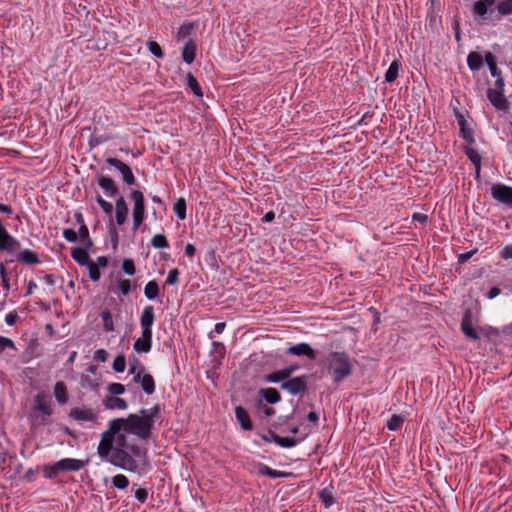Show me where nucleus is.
I'll return each instance as SVG.
<instances>
[{
  "instance_id": "obj_1",
  "label": "nucleus",
  "mask_w": 512,
  "mask_h": 512,
  "mask_svg": "<svg viewBox=\"0 0 512 512\" xmlns=\"http://www.w3.org/2000/svg\"><path fill=\"white\" fill-rule=\"evenodd\" d=\"M160 410L157 404L149 410L141 409L140 415L129 414L109 421L108 429L101 435L98 455L115 467L141 474L148 465L147 448L136 444L129 435L147 441Z\"/></svg>"
},
{
  "instance_id": "obj_2",
  "label": "nucleus",
  "mask_w": 512,
  "mask_h": 512,
  "mask_svg": "<svg viewBox=\"0 0 512 512\" xmlns=\"http://www.w3.org/2000/svg\"><path fill=\"white\" fill-rule=\"evenodd\" d=\"M328 371L334 383H340L352 374L353 365L346 352H331L327 357Z\"/></svg>"
},
{
  "instance_id": "obj_3",
  "label": "nucleus",
  "mask_w": 512,
  "mask_h": 512,
  "mask_svg": "<svg viewBox=\"0 0 512 512\" xmlns=\"http://www.w3.org/2000/svg\"><path fill=\"white\" fill-rule=\"evenodd\" d=\"M130 199L133 201V229L136 231L146 219V206L144 194L140 190H131Z\"/></svg>"
},
{
  "instance_id": "obj_4",
  "label": "nucleus",
  "mask_w": 512,
  "mask_h": 512,
  "mask_svg": "<svg viewBox=\"0 0 512 512\" xmlns=\"http://www.w3.org/2000/svg\"><path fill=\"white\" fill-rule=\"evenodd\" d=\"M307 376L300 375L292 378H288L280 382L281 389L287 391L290 395L296 396L304 393L308 389Z\"/></svg>"
},
{
  "instance_id": "obj_5",
  "label": "nucleus",
  "mask_w": 512,
  "mask_h": 512,
  "mask_svg": "<svg viewBox=\"0 0 512 512\" xmlns=\"http://www.w3.org/2000/svg\"><path fill=\"white\" fill-rule=\"evenodd\" d=\"M492 198L506 207L512 209V187L503 183H494L491 186Z\"/></svg>"
},
{
  "instance_id": "obj_6",
  "label": "nucleus",
  "mask_w": 512,
  "mask_h": 512,
  "mask_svg": "<svg viewBox=\"0 0 512 512\" xmlns=\"http://www.w3.org/2000/svg\"><path fill=\"white\" fill-rule=\"evenodd\" d=\"M460 329L465 337L469 340L477 341L480 339V334L475 326L473 313L471 309H466L460 324Z\"/></svg>"
},
{
  "instance_id": "obj_7",
  "label": "nucleus",
  "mask_w": 512,
  "mask_h": 512,
  "mask_svg": "<svg viewBox=\"0 0 512 512\" xmlns=\"http://www.w3.org/2000/svg\"><path fill=\"white\" fill-rule=\"evenodd\" d=\"M21 247L20 242L13 237L0 221V252L16 253Z\"/></svg>"
},
{
  "instance_id": "obj_8",
  "label": "nucleus",
  "mask_w": 512,
  "mask_h": 512,
  "mask_svg": "<svg viewBox=\"0 0 512 512\" xmlns=\"http://www.w3.org/2000/svg\"><path fill=\"white\" fill-rule=\"evenodd\" d=\"M106 163L120 172L124 184H126L127 186H133L136 184V178L131 168L126 163L117 158L112 157L107 158Z\"/></svg>"
},
{
  "instance_id": "obj_9",
  "label": "nucleus",
  "mask_w": 512,
  "mask_h": 512,
  "mask_svg": "<svg viewBox=\"0 0 512 512\" xmlns=\"http://www.w3.org/2000/svg\"><path fill=\"white\" fill-rule=\"evenodd\" d=\"M299 369V365L292 364L283 369L271 372L264 376V381L267 383L279 384L283 380L288 379L295 371Z\"/></svg>"
},
{
  "instance_id": "obj_10",
  "label": "nucleus",
  "mask_w": 512,
  "mask_h": 512,
  "mask_svg": "<svg viewBox=\"0 0 512 512\" xmlns=\"http://www.w3.org/2000/svg\"><path fill=\"white\" fill-rule=\"evenodd\" d=\"M152 329H142L141 336L135 340L133 348L137 352L148 353L152 348Z\"/></svg>"
},
{
  "instance_id": "obj_11",
  "label": "nucleus",
  "mask_w": 512,
  "mask_h": 512,
  "mask_svg": "<svg viewBox=\"0 0 512 512\" xmlns=\"http://www.w3.org/2000/svg\"><path fill=\"white\" fill-rule=\"evenodd\" d=\"M287 353L295 356H306L310 360H314L316 358L315 350L305 342L289 346L287 348Z\"/></svg>"
},
{
  "instance_id": "obj_12",
  "label": "nucleus",
  "mask_w": 512,
  "mask_h": 512,
  "mask_svg": "<svg viewBox=\"0 0 512 512\" xmlns=\"http://www.w3.org/2000/svg\"><path fill=\"white\" fill-rule=\"evenodd\" d=\"M86 462L74 458H63L57 461V468L60 472H75L83 469Z\"/></svg>"
},
{
  "instance_id": "obj_13",
  "label": "nucleus",
  "mask_w": 512,
  "mask_h": 512,
  "mask_svg": "<svg viewBox=\"0 0 512 512\" xmlns=\"http://www.w3.org/2000/svg\"><path fill=\"white\" fill-rule=\"evenodd\" d=\"M97 183L104 193L108 197H115L119 193V188L116 182L109 176L99 175L97 177Z\"/></svg>"
},
{
  "instance_id": "obj_14",
  "label": "nucleus",
  "mask_w": 512,
  "mask_h": 512,
  "mask_svg": "<svg viewBox=\"0 0 512 512\" xmlns=\"http://www.w3.org/2000/svg\"><path fill=\"white\" fill-rule=\"evenodd\" d=\"M133 381L141 384V388L146 395H151L155 392V381L151 374L145 373L142 375L141 372H137L133 377Z\"/></svg>"
},
{
  "instance_id": "obj_15",
  "label": "nucleus",
  "mask_w": 512,
  "mask_h": 512,
  "mask_svg": "<svg viewBox=\"0 0 512 512\" xmlns=\"http://www.w3.org/2000/svg\"><path fill=\"white\" fill-rule=\"evenodd\" d=\"M128 205L123 196H119L115 202V221L117 225H123L128 216Z\"/></svg>"
},
{
  "instance_id": "obj_16",
  "label": "nucleus",
  "mask_w": 512,
  "mask_h": 512,
  "mask_svg": "<svg viewBox=\"0 0 512 512\" xmlns=\"http://www.w3.org/2000/svg\"><path fill=\"white\" fill-rule=\"evenodd\" d=\"M455 117L457 119V123L460 127V135L461 137L468 143H474V134L473 130L467 126V121L464 115L461 112H456Z\"/></svg>"
},
{
  "instance_id": "obj_17",
  "label": "nucleus",
  "mask_w": 512,
  "mask_h": 512,
  "mask_svg": "<svg viewBox=\"0 0 512 512\" xmlns=\"http://www.w3.org/2000/svg\"><path fill=\"white\" fill-rule=\"evenodd\" d=\"M487 97L497 110H505L507 108V101L503 95V91L488 89Z\"/></svg>"
},
{
  "instance_id": "obj_18",
  "label": "nucleus",
  "mask_w": 512,
  "mask_h": 512,
  "mask_svg": "<svg viewBox=\"0 0 512 512\" xmlns=\"http://www.w3.org/2000/svg\"><path fill=\"white\" fill-rule=\"evenodd\" d=\"M155 321L154 308L151 305H147L143 308L140 316L141 329H152Z\"/></svg>"
},
{
  "instance_id": "obj_19",
  "label": "nucleus",
  "mask_w": 512,
  "mask_h": 512,
  "mask_svg": "<svg viewBox=\"0 0 512 512\" xmlns=\"http://www.w3.org/2000/svg\"><path fill=\"white\" fill-rule=\"evenodd\" d=\"M88 250L89 249H87V246H85L84 248L74 247L71 249V257L79 265L87 266L89 263L92 262V261H90Z\"/></svg>"
},
{
  "instance_id": "obj_20",
  "label": "nucleus",
  "mask_w": 512,
  "mask_h": 512,
  "mask_svg": "<svg viewBox=\"0 0 512 512\" xmlns=\"http://www.w3.org/2000/svg\"><path fill=\"white\" fill-rule=\"evenodd\" d=\"M70 417L77 421L93 422L96 420V415L92 409L74 408L70 411Z\"/></svg>"
},
{
  "instance_id": "obj_21",
  "label": "nucleus",
  "mask_w": 512,
  "mask_h": 512,
  "mask_svg": "<svg viewBox=\"0 0 512 512\" xmlns=\"http://www.w3.org/2000/svg\"><path fill=\"white\" fill-rule=\"evenodd\" d=\"M235 416L238 422L240 423L242 429L246 431L252 430L253 424L245 408H243L242 406H237L235 408Z\"/></svg>"
},
{
  "instance_id": "obj_22",
  "label": "nucleus",
  "mask_w": 512,
  "mask_h": 512,
  "mask_svg": "<svg viewBox=\"0 0 512 512\" xmlns=\"http://www.w3.org/2000/svg\"><path fill=\"white\" fill-rule=\"evenodd\" d=\"M103 404L110 410H125L128 407L126 400L118 396H106Z\"/></svg>"
},
{
  "instance_id": "obj_23",
  "label": "nucleus",
  "mask_w": 512,
  "mask_h": 512,
  "mask_svg": "<svg viewBox=\"0 0 512 512\" xmlns=\"http://www.w3.org/2000/svg\"><path fill=\"white\" fill-rule=\"evenodd\" d=\"M54 397L60 405H64L68 402V391L67 386L63 381H58L54 385Z\"/></svg>"
},
{
  "instance_id": "obj_24",
  "label": "nucleus",
  "mask_w": 512,
  "mask_h": 512,
  "mask_svg": "<svg viewBox=\"0 0 512 512\" xmlns=\"http://www.w3.org/2000/svg\"><path fill=\"white\" fill-rule=\"evenodd\" d=\"M196 50L197 46L195 42L192 39H189L182 50L183 61L187 64L193 63L196 57Z\"/></svg>"
},
{
  "instance_id": "obj_25",
  "label": "nucleus",
  "mask_w": 512,
  "mask_h": 512,
  "mask_svg": "<svg viewBox=\"0 0 512 512\" xmlns=\"http://www.w3.org/2000/svg\"><path fill=\"white\" fill-rule=\"evenodd\" d=\"M16 260L28 265H36L40 263L37 253L29 249H24L19 252L16 256Z\"/></svg>"
},
{
  "instance_id": "obj_26",
  "label": "nucleus",
  "mask_w": 512,
  "mask_h": 512,
  "mask_svg": "<svg viewBox=\"0 0 512 512\" xmlns=\"http://www.w3.org/2000/svg\"><path fill=\"white\" fill-rule=\"evenodd\" d=\"M259 394L269 404H276L281 400V395L275 388H262L260 389Z\"/></svg>"
},
{
  "instance_id": "obj_27",
  "label": "nucleus",
  "mask_w": 512,
  "mask_h": 512,
  "mask_svg": "<svg viewBox=\"0 0 512 512\" xmlns=\"http://www.w3.org/2000/svg\"><path fill=\"white\" fill-rule=\"evenodd\" d=\"M35 410L41 412L43 416L49 417L52 414L50 404L45 400L44 396L38 394L35 396Z\"/></svg>"
},
{
  "instance_id": "obj_28",
  "label": "nucleus",
  "mask_w": 512,
  "mask_h": 512,
  "mask_svg": "<svg viewBox=\"0 0 512 512\" xmlns=\"http://www.w3.org/2000/svg\"><path fill=\"white\" fill-rule=\"evenodd\" d=\"M269 435H271L272 440L279 446L284 448H292L297 445L298 441L291 437H281L276 433L270 431Z\"/></svg>"
},
{
  "instance_id": "obj_29",
  "label": "nucleus",
  "mask_w": 512,
  "mask_h": 512,
  "mask_svg": "<svg viewBox=\"0 0 512 512\" xmlns=\"http://www.w3.org/2000/svg\"><path fill=\"white\" fill-rule=\"evenodd\" d=\"M401 69V63L398 60H394L388 70L385 73V82L392 83L394 82L398 76Z\"/></svg>"
},
{
  "instance_id": "obj_30",
  "label": "nucleus",
  "mask_w": 512,
  "mask_h": 512,
  "mask_svg": "<svg viewBox=\"0 0 512 512\" xmlns=\"http://www.w3.org/2000/svg\"><path fill=\"white\" fill-rule=\"evenodd\" d=\"M258 473L261 475L268 476L273 479L282 478V477L286 476V473H284L282 471L274 470L263 463H260L258 465Z\"/></svg>"
},
{
  "instance_id": "obj_31",
  "label": "nucleus",
  "mask_w": 512,
  "mask_h": 512,
  "mask_svg": "<svg viewBox=\"0 0 512 512\" xmlns=\"http://www.w3.org/2000/svg\"><path fill=\"white\" fill-rule=\"evenodd\" d=\"M144 295L148 300H155L159 296V285L155 280H151L145 285Z\"/></svg>"
},
{
  "instance_id": "obj_32",
  "label": "nucleus",
  "mask_w": 512,
  "mask_h": 512,
  "mask_svg": "<svg viewBox=\"0 0 512 512\" xmlns=\"http://www.w3.org/2000/svg\"><path fill=\"white\" fill-rule=\"evenodd\" d=\"M318 495L325 508H329L335 503L332 488H323Z\"/></svg>"
},
{
  "instance_id": "obj_33",
  "label": "nucleus",
  "mask_w": 512,
  "mask_h": 512,
  "mask_svg": "<svg viewBox=\"0 0 512 512\" xmlns=\"http://www.w3.org/2000/svg\"><path fill=\"white\" fill-rule=\"evenodd\" d=\"M467 65L470 70L478 71L482 67V57L477 52H470L467 56Z\"/></svg>"
},
{
  "instance_id": "obj_34",
  "label": "nucleus",
  "mask_w": 512,
  "mask_h": 512,
  "mask_svg": "<svg viewBox=\"0 0 512 512\" xmlns=\"http://www.w3.org/2000/svg\"><path fill=\"white\" fill-rule=\"evenodd\" d=\"M173 211L178 219L184 220L186 218V201L183 197H180L175 201Z\"/></svg>"
},
{
  "instance_id": "obj_35",
  "label": "nucleus",
  "mask_w": 512,
  "mask_h": 512,
  "mask_svg": "<svg viewBox=\"0 0 512 512\" xmlns=\"http://www.w3.org/2000/svg\"><path fill=\"white\" fill-rule=\"evenodd\" d=\"M100 317L102 319V322H103V328L106 332H112L114 331L115 327H114V322H113V317H112V314L109 310H103L100 314Z\"/></svg>"
},
{
  "instance_id": "obj_36",
  "label": "nucleus",
  "mask_w": 512,
  "mask_h": 512,
  "mask_svg": "<svg viewBox=\"0 0 512 512\" xmlns=\"http://www.w3.org/2000/svg\"><path fill=\"white\" fill-rule=\"evenodd\" d=\"M404 423V417L402 415L393 414L387 421L386 427L390 431H397L402 427Z\"/></svg>"
},
{
  "instance_id": "obj_37",
  "label": "nucleus",
  "mask_w": 512,
  "mask_h": 512,
  "mask_svg": "<svg viewBox=\"0 0 512 512\" xmlns=\"http://www.w3.org/2000/svg\"><path fill=\"white\" fill-rule=\"evenodd\" d=\"M187 85L192 90L195 96L202 97L203 92L197 81V79L193 76L192 73L187 74Z\"/></svg>"
},
{
  "instance_id": "obj_38",
  "label": "nucleus",
  "mask_w": 512,
  "mask_h": 512,
  "mask_svg": "<svg viewBox=\"0 0 512 512\" xmlns=\"http://www.w3.org/2000/svg\"><path fill=\"white\" fill-rule=\"evenodd\" d=\"M195 28L196 25L192 22L183 23L178 29L177 38L180 40L189 37Z\"/></svg>"
},
{
  "instance_id": "obj_39",
  "label": "nucleus",
  "mask_w": 512,
  "mask_h": 512,
  "mask_svg": "<svg viewBox=\"0 0 512 512\" xmlns=\"http://www.w3.org/2000/svg\"><path fill=\"white\" fill-rule=\"evenodd\" d=\"M151 245L156 249H164L169 247V242L165 235L155 234L151 239Z\"/></svg>"
},
{
  "instance_id": "obj_40",
  "label": "nucleus",
  "mask_w": 512,
  "mask_h": 512,
  "mask_svg": "<svg viewBox=\"0 0 512 512\" xmlns=\"http://www.w3.org/2000/svg\"><path fill=\"white\" fill-rule=\"evenodd\" d=\"M485 61L489 67L490 73L493 77H499L500 71L495 63V57L491 52H486Z\"/></svg>"
},
{
  "instance_id": "obj_41",
  "label": "nucleus",
  "mask_w": 512,
  "mask_h": 512,
  "mask_svg": "<svg viewBox=\"0 0 512 512\" xmlns=\"http://www.w3.org/2000/svg\"><path fill=\"white\" fill-rule=\"evenodd\" d=\"M112 485L117 489H126L129 486L128 478L123 474H117L112 478Z\"/></svg>"
},
{
  "instance_id": "obj_42",
  "label": "nucleus",
  "mask_w": 512,
  "mask_h": 512,
  "mask_svg": "<svg viewBox=\"0 0 512 512\" xmlns=\"http://www.w3.org/2000/svg\"><path fill=\"white\" fill-rule=\"evenodd\" d=\"M78 235L80 239L84 241L85 246H87V249H90L93 245V242L89 237V230L85 223H82V225L79 227Z\"/></svg>"
},
{
  "instance_id": "obj_43",
  "label": "nucleus",
  "mask_w": 512,
  "mask_h": 512,
  "mask_svg": "<svg viewBox=\"0 0 512 512\" xmlns=\"http://www.w3.org/2000/svg\"><path fill=\"white\" fill-rule=\"evenodd\" d=\"M497 10L502 16L512 14V0H501L497 5Z\"/></svg>"
},
{
  "instance_id": "obj_44",
  "label": "nucleus",
  "mask_w": 512,
  "mask_h": 512,
  "mask_svg": "<svg viewBox=\"0 0 512 512\" xmlns=\"http://www.w3.org/2000/svg\"><path fill=\"white\" fill-rule=\"evenodd\" d=\"M472 10L475 15L484 19L488 11V6L481 0H478L474 2Z\"/></svg>"
},
{
  "instance_id": "obj_45",
  "label": "nucleus",
  "mask_w": 512,
  "mask_h": 512,
  "mask_svg": "<svg viewBox=\"0 0 512 512\" xmlns=\"http://www.w3.org/2000/svg\"><path fill=\"white\" fill-rule=\"evenodd\" d=\"M146 45L150 53L153 54L156 58L162 59L164 57V52L157 42L148 41Z\"/></svg>"
},
{
  "instance_id": "obj_46",
  "label": "nucleus",
  "mask_w": 512,
  "mask_h": 512,
  "mask_svg": "<svg viewBox=\"0 0 512 512\" xmlns=\"http://www.w3.org/2000/svg\"><path fill=\"white\" fill-rule=\"evenodd\" d=\"M112 368L117 373L124 372L126 368V358L123 354H120L117 357H115Z\"/></svg>"
},
{
  "instance_id": "obj_47",
  "label": "nucleus",
  "mask_w": 512,
  "mask_h": 512,
  "mask_svg": "<svg viewBox=\"0 0 512 512\" xmlns=\"http://www.w3.org/2000/svg\"><path fill=\"white\" fill-rule=\"evenodd\" d=\"M465 154L468 157V159L476 166L478 171L481 164V156L479 155V153L473 148H468L465 151Z\"/></svg>"
},
{
  "instance_id": "obj_48",
  "label": "nucleus",
  "mask_w": 512,
  "mask_h": 512,
  "mask_svg": "<svg viewBox=\"0 0 512 512\" xmlns=\"http://www.w3.org/2000/svg\"><path fill=\"white\" fill-rule=\"evenodd\" d=\"M60 472L57 468V462L51 465H45L43 467V474L44 477L47 479H53L55 478Z\"/></svg>"
},
{
  "instance_id": "obj_49",
  "label": "nucleus",
  "mask_w": 512,
  "mask_h": 512,
  "mask_svg": "<svg viewBox=\"0 0 512 512\" xmlns=\"http://www.w3.org/2000/svg\"><path fill=\"white\" fill-rule=\"evenodd\" d=\"M121 267L122 271L129 276H133L136 273L135 263L130 258L124 259Z\"/></svg>"
},
{
  "instance_id": "obj_50",
  "label": "nucleus",
  "mask_w": 512,
  "mask_h": 512,
  "mask_svg": "<svg viewBox=\"0 0 512 512\" xmlns=\"http://www.w3.org/2000/svg\"><path fill=\"white\" fill-rule=\"evenodd\" d=\"M96 202L98 203V205L101 207V209L103 210V212L106 215L110 216L112 214V212H113V205H112V203L106 201L100 195H97Z\"/></svg>"
},
{
  "instance_id": "obj_51",
  "label": "nucleus",
  "mask_w": 512,
  "mask_h": 512,
  "mask_svg": "<svg viewBox=\"0 0 512 512\" xmlns=\"http://www.w3.org/2000/svg\"><path fill=\"white\" fill-rule=\"evenodd\" d=\"M8 349L16 350L13 340L8 337L0 336V355Z\"/></svg>"
},
{
  "instance_id": "obj_52",
  "label": "nucleus",
  "mask_w": 512,
  "mask_h": 512,
  "mask_svg": "<svg viewBox=\"0 0 512 512\" xmlns=\"http://www.w3.org/2000/svg\"><path fill=\"white\" fill-rule=\"evenodd\" d=\"M110 396H119L125 392V386L121 383H111L107 387Z\"/></svg>"
},
{
  "instance_id": "obj_53",
  "label": "nucleus",
  "mask_w": 512,
  "mask_h": 512,
  "mask_svg": "<svg viewBox=\"0 0 512 512\" xmlns=\"http://www.w3.org/2000/svg\"><path fill=\"white\" fill-rule=\"evenodd\" d=\"M180 271L177 268H173L168 272V276L165 280L166 285H176L179 282Z\"/></svg>"
},
{
  "instance_id": "obj_54",
  "label": "nucleus",
  "mask_w": 512,
  "mask_h": 512,
  "mask_svg": "<svg viewBox=\"0 0 512 512\" xmlns=\"http://www.w3.org/2000/svg\"><path fill=\"white\" fill-rule=\"evenodd\" d=\"M87 267L89 270V277L91 278V280L94 282L98 281L101 277V272L98 268V265L95 264V262H91L87 265Z\"/></svg>"
},
{
  "instance_id": "obj_55",
  "label": "nucleus",
  "mask_w": 512,
  "mask_h": 512,
  "mask_svg": "<svg viewBox=\"0 0 512 512\" xmlns=\"http://www.w3.org/2000/svg\"><path fill=\"white\" fill-rule=\"evenodd\" d=\"M118 289L123 296H127L131 291V281L129 279H119Z\"/></svg>"
},
{
  "instance_id": "obj_56",
  "label": "nucleus",
  "mask_w": 512,
  "mask_h": 512,
  "mask_svg": "<svg viewBox=\"0 0 512 512\" xmlns=\"http://www.w3.org/2000/svg\"><path fill=\"white\" fill-rule=\"evenodd\" d=\"M9 464L14 465V473L9 476L10 478H14L18 474H20V472L22 470V464L18 461V459L15 455L9 457Z\"/></svg>"
},
{
  "instance_id": "obj_57",
  "label": "nucleus",
  "mask_w": 512,
  "mask_h": 512,
  "mask_svg": "<svg viewBox=\"0 0 512 512\" xmlns=\"http://www.w3.org/2000/svg\"><path fill=\"white\" fill-rule=\"evenodd\" d=\"M135 498L141 503L144 504L148 499V492L144 488H138L135 491Z\"/></svg>"
},
{
  "instance_id": "obj_58",
  "label": "nucleus",
  "mask_w": 512,
  "mask_h": 512,
  "mask_svg": "<svg viewBox=\"0 0 512 512\" xmlns=\"http://www.w3.org/2000/svg\"><path fill=\"white\" fill-rule=\"evenodd\" d=\"M63 237L68 241V242H76L77 241V238H78V234L76 233L75 230L73 229H64L63 230Z\"/></svg>"
},
{
  "instance_id": "obj_59",
  "label": "nucleus",
  "mask_w": 512,
  "mask_h": 512,
  "mask_svg": "<svg viewBox=\"0 0 512 512\" xmlns=\"http://www.w3.org/2000/svg\"><path fill=\"white\" fill-rule=\"evenodd\" d=\"M225 327H226V323L225 322H218L215 324L214 326V330L211 331L208 336L210 339H212L214 337V333L216 334H221L223 333V331L225 330Z\"/></svg>"
},
{
  "instance_id": "obj_60",
  "label": "nucleus",
  "mask_w": 512,
  "mask_h": 512,
  "mask_svg": "<svg viewBox=\"0 0 512 512\" xmlns=\"http://www.w3.org/2000/svg\"><path fill=\"white\" fill-rule=\"evenodd\" d=\"M107 357H108V353L104 349H98L94 353V358L100 362H105L107 360Z\"/></svg>"
},
{
  "instance_id": "obj_61",
  "label": "nucleus",
  "mask_w": 512,
  "mask_h": 512,
  "mask_svg": "<svg viewBox=\"0 0 512 512\" xmlns=\"http://www.w3.org/2000/svg\"><path fill=\"white\" fill-rule=\"evenodd\" d=\"M82 386L89 387V388L93 389L98 386V383L96 381L90 380L88 375H84V376H82Z\"/></svg>"
},
{
  "instance_id": "obj_62",
  "label": "nucleus",
  "mask_w": 512,
  "mask_h": 512,
  "mask_svg": "<svg viewBox=\"0 0 512 512\" xmlns=\"http://www.w3.org/2000/svg\"><path fill=\"white\" fill-rule=\"evenodd\" d=\"M500 256L502 259H511L512 258V244L505 246L500 252Z\"/></svg>"
},
{
  "instance_id": "obj_63",
  "label": "nucleus",
  "mask_w": 512,
  "mask_h": 512,
  "mask_svg": "<svg viewBox=\"0 0 512 512\" xmlns=\"http://www.w3.org/2000/svg\"><path fill=\"white\" fill-rule=\"evenodd\" d=\"M17 318H18V315L15 311L13 312H9L6 316H5V322L9 325V326H12L16 323L17 321Z\"/></svg>"
},
{
  "instance_id": "obj_64",
  "label": "nucleus",
  "mask_w": 512,
  "mask_h": 512,
  "mask_svg": "<svg viewBox=\"0 0 512 512\" xmlns=\"http://www.w3.org/2000/svg\"><path fill=\"white\" fill-rule=\"evenodd\" d=\"M139 367H140V363L138 360L135 359L134 362L130 364L129 374H132L133 376H135L137 374V372L142 373L143 368L139 370Z\"/></svg>"
}]
</instances>
